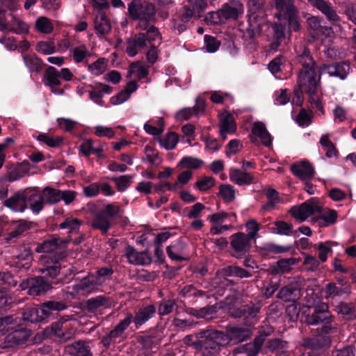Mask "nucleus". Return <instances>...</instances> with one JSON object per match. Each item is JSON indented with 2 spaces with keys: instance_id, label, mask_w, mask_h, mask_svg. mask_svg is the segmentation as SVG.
<instances>
[{
  "instance_id": "32",
  "label": "nucleus",
  "mask_w": 356,
  "mask_h": 356,
  "mask_svg": "<svg viewBox=\"0 0 356 356\" xmlns=\"http://www.w3.org/2000/svg\"><path fill=\"white\" fill-rule=\"evenodd\" d=\"M297 60L302 67L300 71H315L317 69L316 63L309 49L306 47H303V49L298 54Z\"/></svg>"
},
{
  "instance_id": "13",
  "label": "nucleus",
  "mask_w": 356,
  "mask_h": 356,
  "mask_svg": "<svg viewBox=\"0 0 356 356\" xmlns=\"http://www.w3.org/2000/svg\"><path fill=\"white\" fill-rule=\"evenodd\" d=\"M251 238L243 232H237L230 236V245L232 249V255L236 258H241L245 255L252 247Z\"/></svg>"
},
{
  "instance_id": "26",
  "label": "nucleus",
  "mask_w": 356,
  "mask_h": 356,
  "mask_svg": "<svg viewBox=\"0 0 356 356\" xmlns=\"http://www.w3.org/2000/svg\"><path fill=\"white\" fill-rule=\"evenodd\" d=\"M60 74L55 67L49 66L45 70L44 83L51 88V92L54 94L62 95L63 89H58L57 86L60 85Z\"/></svg>"
},
{
  "instance_id": "12",
  "label": "nucleus",
  "mask_w": 356,
  "mask_h": 356,
  "mask_svg": "<svg viewBox=\"0 0 356 356\" xmlns=\"http://www.w3.org/2000/svg\"><path fill=\"white\" fill-rule=\"evenodd\" d=\"M247 7L248 21L263 25L268 24L267 8L265 5V0H248Z\"/></svg>"
},
{
  "instance_id": "25",
  "label": "nucleus",
  "mask_w": 356,
  "mask_h": 356,
  "mask_svg": "<svg viewBox=\"0 0 356 356\" xmlns=\"http://www.w3.org/2000/svg\"><path fill=\"white\" fill-rule=\"evenodd\" d=\"M30 331L26 328L15 330L5 337V347H13L24 343L30 337Z\"/></svg>"
},
{
  "instance_id": "51",
  "label": "nucleus",
  "mask_w": 356,
  "mask_h": 356,
  "mask_svg": "<svg viewBox=\"0 0 356 356\" xmlns=\"http://www.w3.org/2000/svg\"><path fill=\"white\" fill-rule=\"evenodd\" d=\"M326 294L329 296H341L343 293H350V286H346V288L337 286L334 282H330L327 284L325 288Z\"/></svg>"
},
{
  "instance_id": "20",
  "label": "nucleus",
  "mask_w": 356,
  "mask_h": 356,
  "mask_svg": "<svg viewBox=\"0 0 356 356\" xmlns=\"http://www.w3.org/2000/svg\"><path fill=\"white\" fill-rule=\"evenodd\" d=\"M125 256L129 262L134 265L145 266L150 264L152 261V257L147 250L138 252L131 245L126 247Z\"/></svg>"
},
{
  "instance_id": "11",
  "label": "nucleus",
  "mask_w": 356,
  "mask_h": 356,
  "mask_svg": "<svg viewBox=\"0 0 356 356\" xmlns=\"http://www.w3.org/2000/svg\"><path fill=\"white\" fill-rule=\"evenodd\" d=\"M322 207L318 204V200L311 198L299 207H293L289 212L293 218L303 222L315 212L322 213Z\"/></svg>"
},
{
  "instance_id": "57",
  "label": "nucleus",
  "mask_w": 356,
  "mask_h": 356,
  "mask_svg": "<svg viewBox=\"0 0 356 356\" xmlns=\"http://www.w3.org/2000/svg\"><path fill=\"white\" fill-rule=\"evenodd\" d=\"M28 200L31 202L29 207L34 213H39L42 209L44 202H45L44 197L37 194L30 195Z\"/></svg>"
},
{
  "instance_id": "48",
  "label": "nucleus",
  "mask_w": 356,
  "mask_h": 356,
  "mask_svg": "<svg viewBox=\"0 0 356 356\" xmlns=\"http://www.w3.org/2000/svg\"><path fill=\"white\" fill-rule=\"evenodd\" d=\"M17 318L13 315L0 316V332L5 334L18 325Z\"/></svg>"
},
{
  "instance_id": "55",
  "label": "nucleus",
  "mask_w": 356,
  "mask_h": 356,
  "mask_svg": "<svg viewBox=\"0 0 356 356\" xmlns=\"http://www.w3.org/2000/svg\"><path fill=\"white\" fill-rule=\"evenodd\" d=\"M35 26L39 32L43 33H49L54 29L51 21L45 17H40L35 22Z\"/></svg>"
},
{
  "instance_id": "33",
  "label": "nucleus",
  "mask_w": 356,
  "mask_h": 356,
  "mask_svg": "<svg viewBox=\"0 0 356 356\" xmlns=\"http://www.w3.org/2000/svg\"><path fill=\"white\" fill-rule=\"evenodd\" d=\"M3 205L15 211L22 212L27 208L26 198L22 193L17 192L6 200Z\"/></svg>"
},
{
  "instance_id": "28",
  "label": "nucleus",
  "mask_w": 356,
  "mask_h": 356,
  "mask_svg": "<svg viewBox=\"0 0 356 356\" xmlns=\"http://www.w3.org/2000/svg\"><path fill=\"white\" fill-rule=\"evenodd\" d=\"M300 289L301 286L298 282H291L281 288L277 294V298L284 302L294 301L300 297Z\"/></svg>"
},
{
  "instance_id": "52",
  "label": "nucleus",
  "mask_w": 356,
  "mask_h": 356,
  "mask_svg": "<svg viewBox=\"0 0 356 356\" xmlns=\"http://www.w3.org/2000/svg\"><path fill=\"white\" fill-rule=\"evenodd\" d=\"M38 140L43 142L50 147H58L63 143V138L61 136L49 137L44 134H40L37 137Z\"/></svg>"
},
{
  "instance_id": "46",
  "label": "nucleus",
  "mask_w": 356,
  "mask_h": 356,
  "mask_svg": "<svg viewBox=\"0 0 356 356\" xmlns=\"http://www.w3.org/2000/svg\"><path fill=\"white\" fill-rule=\"evenodd\" d=\"M61 191L46 186L42 191L44 197V201L49 204H56L60 201Z\"/></svg>"
},
{
  "instance_id": "14",
  "label": "nucleus",
  "mask_w": 356,
  "mask_h": 356,
  "mask_svg": "<svg viewBox=\"0 0 356 356\" xmlns=\"http://www.w3.org/2000/svg\"><path fill=\"white\" fill-rule=\"evenodd\" d=\"M332 343L330 337L323 334H318L314 337L305 338L302 340V346L306 349L311 350L314 355H321Z\"/></svg>"
},
{
  "instance_id": "47",
  "label": "nucleus",
  "mask_w": 356,
  "mask_h": 356,
  "mask_svg": "<svg viewBox=\"0 0 356 356\" xmlns=\"http://www.w3.org/2000/svg\"><path fill=\"white\" fill-rule=\"evenodd\" d=\"M275 227L272 229V232L281 235H289L290 234L294 236L297 235L298 231H293V226L291 224L287 223L282 220H277L275 222Z\"/></svg>"
},
{
  "instance_id": "4",
  "label": "nucleus",
  "mask_w": 356,
  "mask_h": 356,
  "mask_svg": "<svg viewBox=\"0 0 356 356\" xmlns=\"http://www.w3.org/2000/svg\"><path fill=\"white\" fill-rule=\"evenodd\" d=\"M58 256L46 255L42 257L41 262L43 267L40 268L39 272L51 279L56 278L58 275H62L63 277L58 279L54 284H64L67 279L70 280L69 276L74 275V270L72 268H65L62 267Z\"/></svg>"
},
{
  "instance_id": "29",
  "label": "nucleus",
  "mask_w": 356,
  "mask_h": 356,
  "mask_svg": "<svg viewBox=\"0 0 356 356\" xmlns=\"http://www.w3.org/2000/svg\"><path fill=\"white\" fill-rule=\"evenodd\" d=\"M112 300L106 296L91 298L83 302V308L88 312H95L100 307L108 308L112 306Z\"/></svg>"
},
{
  "instance_id": "36",
  "label": "nucleus",
  "mask_w": 356,
  "mask_h": 356,
  "mask_svg": "<svg viewBox=\"0 0 356 356\" xmlns=\"http://www.w3.org/2000/svg\"><path fill=\"white\" fill-rule=\"evenodd\" d=\"M274 7L277 10L275 17L281 19L283 16L297 10L294 0H274Z\"/></svg>"
},
{
  "instance_id": "44",
  "label": "nucleus",
  "mask_w": 356,
  "mask_h": 356,
  "mask_svg": "<svg viewBox=\"0 0 356 356\" xmlns=\"http://www.w3.org/2000/svg\"><path fill=\"white\" fill-rule=\"evenodd\" d=\"M337 311L341 314L346 319L351 320L356 318V311L353 304H348L346 302H340L337 306Z\"/></svg>"
},
{
  "instance_id": "19",
  "label": "nucleus",
  "mask_w": 356,
  "mask_h": 356,
  "mask_svg": "<svg viewBox=\"0 0 356 356\" xmlns=\"http://www.w3.org/2000/svg\"><path fill=\"white\" fill-rule=\"evenodd\" d=\"M220 9V15L226 20H237L244 13V6L238 0H231L229 3H224Z\"/></svg>"
},
{
  "instance_id": "61",
  "label": "nucleus",
  "mask_w": 356,
  "mask_h": 356,
  "mask_svg": "<svg viewBox=\"0 0 356 356\" xmlns=\"http://www.w3.org/2000/svg\"><path fill=\"white\" fill-rule=\"evenodd\" d=\"M180 163L186 168L198 169L203 165V161L197 158L185 156L182 158Z\"/></svg>"
},
{
  "instance_id": "41",
  "label": "nucleus",
  "mask_w": 356,
  "mask_h": 356,
  "mask_svg": "<svg viewBox=\"0 0 356 356\" xmlns=\"http://www.w3.org/2000/svg\"><path fill=\"white\" fill-rule=\"evenodd\" d=\"M219 127L222 132L234 133L236 129V125L234 122V116L227 112L221 114Z\"/></svg>"
},
{
  "instance_id": "64",
  "label": "nucleus",
  "mask_w": 356,
  "mask_h": 356,
  "mask_svg": "<svg viewBox=\"0 0 356 356\" xmlns=\"http://www.w3.org/2000/svg\"><path fill=\"white\" fill-rule=\"evenodd\" d=\"M222 19L223 17L220 15V9L208 13L204 17L205 22L210 25L220 24Z\"/></svg>"
},
{
  "instance_id": "58",
  "label": "nucleus",
  "mask_w": 356,
  "mask_h": 356,
  "mask_svg": "<svg viewBox=\"0 0 356 356\" xmlns=\"http://www.w3.org/2000/svg\"><path fill=\"white\" fill-rule=\"evenodd\" d=\"M249 26L246 29L245 36L250 40L254 39L255 37L259 35L265 25L260 24L257 22L248 21Z\"/></svg>"
},
{
  "instance_id": "39",
  "label": "nucleus",
  "mask_w": 356,
  "mask_h": 356,
  "mask_svg": "<svg viewBox=\"0 0 356 356\" xmlns=\"http://www.w3.org/2000/svg\"><path fill=\"white\" fill-rule=\"evenodd\" d=\"M338 213L334 209H327L323 212L319 217L313 218L314 222H318L320 227H327L334 225L337 220Z\"/></svg>"
},
{
  "instance_id": "18",
  "label": "nucleus",
  "mask_w": 356,
  "mask_h": 356,
  "mask_svg": "<svg viewBox=\"0 0 356 356\" xmlns=\"http://www.w3.org/2000/svg\"><path fill=\"white\" fill-rule=\"evenodd\" d=\"M290 169L292 173L302 181H309L315 175L314 166L307 160L293 163Z\"/></svg>"
},
{
  "instance_id": "40",
  "label": "nucleus",
  "mask_w": 356,
  "mask_h": 356,
  "mask_svg": "<svg viewBox=\"0 0 356 356\" xmlns=\"http://www.w3.org/2000/svg\"><path fill=\"white\" fill-rule=\"evenodd\" d=\"M23 60L25 65L31 72L39 74L42 70L44 64L42 60L35 55L26 54L23 56Z\"/></svg>"
},
{
  "instance_id": "43",
  "label": "nucleus",
  "mask_w": 356,
  "mask_h": 356,
  "mask_svg": "<svg viewBox=\"0 0 356 356\" xmlns=\"http://www.w3.org/2000/svg\"><path fill=\"white\" fill-rule=\"evenodd\" d=\"M186 312L196 318H204L206 316L214 314L217 312L216 305H207L200 309H196L192 307L186 309Z\"/></svg>"
},
{
  "instance_id": "49",
  "label": "nucleus",
  "mask_w": 356,
  "mask_h": 356,
  "mask_svg": "<svg viewBox=\"0 0 356 356\" xmlns=\"http://www.w3.org/2000/svg\"><path fill=\"white\" fill-rule=\"evenodd\" d=\"M13 20L9 22L8 31L17 34L27 33L29 26L25 22L17 19L15 15H12Z\"/></svg>"
},
{
  "instance_id": "59",
  "label": "nucleus",
  "mask_w": 356,
  "mask_h": 356,
  "mask_svg": "<svg viewBox=\"0 0 356 356\" xmlns=\"http://www.w3.org/2000/svg\"><path fill=\"white\" fill-rule=\"evenodd\" d=\"M113 272L111 267H102L97 270L94 276L98 284L101 285L112 276Z\"/></svg>"
},
{
  "instance_id": "34",
  "label": "nucleus",
  "mask_w": 356,
  "mask_h": 356,
  "mask_svg": "<svg viewBox=\"0 0 356 356\" xmlns=\"http://www.w3.org/2000/svg\"><path fill=\"white\" fill-rule=\"evenodd\" d=\"M111 24L105 13H101L94 20V28L99 37H104L111 31Z\"/></svg>"
},
{
  "instance_id": "27",
  "label": "nucleus",
  "mask_w": 356,
  "mask_h": 356,
  "mask_svg": "<svg viewBox=\"0 0 356 356\" xmlns=\"http://www.w3.org/2000/svg\"><path fill=\"white\" fill-rule=\"evenodd\" d=\"M147 38L145 33L136 34L134 37L127 40L126 52L131 56H135L138 53V49H144L147 46Z\"/></svg>"
},
{
  "instance_id": "60",
  "label": "nucleus",
  "mask_w": 356,
  "mask_h": 356,
  "mask_svg": "<svg viewBox=\"0 0 356 356\" xmlns=\"http://www.w3.org/2000/svg\"><path fill=\"white\" fill-rule=\"evenodd\" d=\"M133 177L131 175H122L118 177H113L111 179L115 182L119 191H125L130 185Z\"/></svg>"
},
{
  "instance_id": "15",
  "label": "nucleus",
  "mask_w": 356,
  "mask_h": 356,
  "mask_svg": "<svg viewBox=\"0 0 356 356\" xmlns=\"http://www.w3.org/2000/svg\"><path fill=\"white\" fill-rule=\"evenodd\" d=\"M133 316L131 313L127 314L126 318L121 321L110 332L102 338L101 343L106 348H108L112 343H115L120 338L125 330L132 321Z\"/></svg>"
},
{
  "instance_id": "62",
  "label": "nucleus",
  "mask_w": 356,
  "mask_h": 356,
  "mask_svg": "<svg viewBox=\"0 0 356 356\" xmlns=\"http://www.w3.org/2000/svg\"><path fill=\"white\" fill-rule=\"evenodd\" d=\"M175 305V301L174 300H163L159 305V314L160 316H165L170 314Z\"/></svg>"
},
{
  "instance_id": "1",
  "label": "nucleus",
  "mask_w": 356,
  "mask_h": 356,
  "mask_svg": "<svg viewBox=\"0 0 356 356\" xmlns=\"http://www.w3.org/2000/svg\"><path fill=\"white\" fill-rule=\"evenodd\" d=\"M320 81L321 74L317 76L316 70L300 71L297 81L298 85L295 87L293 92L300 103L303 101V92L308 94L311 104L323 111V108L318 95L321 89Z\"/></svg>"
},
{
  "instance_id": "6",
  "label": "nucleus",
  "mask_w": 356,
  "mask_h": 356,
  "mask_svg": "<svg viewBox=\"0 0 356 356\" xmlns=\"http://www.w3.org/2000/svg\"><path fill=\"white\" fill-rule=\"evenodd\" d=\"M261 307L259 301H250L229 312V316L234 318H244L245 325L252 326L257 322Z\"/></svg>"
},
{
  "instance_id": "37",
  "label": "nucleus",
  "mask_w": 356,
  "mask_h": 356,
  "mask_svg": "<svg viewBox=\"0 0 356 356\" xmlns=\"http://www.w3.org/2000/svg\"><path fill=\"white\" fill-rule=\"evenodd\" d=\"M288 341L280 338L269 339L266 344V348L270 352L277 355H281L287 352Z\"/></svg>"
},
{
  "instance_id": "24",
  "label": "nucleus",
  "mask_w": 356,
  "mask_h": 356,
  "mask_svg": "<svg viewBox=\"0 0 356 356\" xmlns=\"http://www.w3.org/2000/svg\"><path fill=\"white\" fill-rule=\"evenodd\" d=\"M99 286L96 280L94 273H89L87 276L79 280L73 286V291L76 293H90L95 291Z\"/></svg>"
},
{
  "instance_id": "8",
  "label": "nucleus",
  "mask_w": 356,
  "mask_h": 356,
  "mask_svg": "<svg viewBox=\"0 0 356 356\" xmlns=\"http://www.w3.org/2000/svg\"><path fill=\"white\" fill-rule=\"evenodd\" d=\"M53 284L46 280L44 276H36L23 280L20 286L23 289H28L29 295L39 296L50 291Z\"/></svg>"
},
{
  "instance_id": "54",
  "label": "nucleus",
  "mask_w": 356,
  "mask_h": 356,
  "mask_svg": "<svg viewBox=\"0 0 356 356\" xmlns=\"http://www.w3.org/2000/svg\"><path fill=\"white\" fill-rule=\"evenodd\" d=\"M179 142V136L175 132L168 133L163 139L160 140L161 145L166 149H174Z\"/></svg>"
},
{
  "instance_id": "42",
  "label": "nucleus",
  "mask_w": 356,
  "mask_h": 356,
  "mask_svg": "<svg viewBox=\"0 0 356 356\" xmlns=\"http://www.w3.org/2000/svg\"><path fill=\"white\" fill-rule=\"evenodd\" d=\"M274 331L275 329L270 325L262 327L259 331V335L250 343L261 350L266 339L270 336Z\"/></svg>"
},
{
  "instance_id": "16",
  "label": "nucleus",
  "mask_w": 356,
  "mask_h": 356,
  "mask_svg": "<svg viewBox=\"0 0 356 356\" xmlns=\"http://www.w3.org/2000/svg\"><path fill=\"white\" fill-rule=\"evenodd\" d=\"M40 308L42 318L48 322L54 319L59 312L66 309L67 305L63 300H47L42 302Z\"/></svg>"
},
{
  "instance_id": "53",
  "label": "nucleus",
  "mask_w": 356,
  "mask_h": 356,
  "mask_svg": "<svg viewBox=\"0 0 356 356\" xmlns=\"http://www.w3.org/2000/svg\"><path fill=\"white\" fill-rule=\"evenodd\" d=\"M261 350L252 345L251 343H247L235 348L232 353L233 354L237 353H247L246 356H257Z\"/></svg>"
},
{
  "instance_id": "45",
  "label": "nucleus",
  "mask_w": 356,
  "mask_h": 356,
  "mask_svg": "<svg viewBox=\"0 0 356 356\" xmlns=\"http://www.w3.org/2000/svg\"><path fill=\"white\" fill-rule=\"evenodd\" d=\"M40 308H26L22 313V319L31 323L43 322L40 312Z\"/></svg>"
},
{
  "instance_id": "31",
  "label": "nucleus",
  "mask_w": 356,
  "mask_h": 356,
  "mask_svg": "<svg viewBox=\"0 0 356 356\" xmlns=\"http://www.w3.org/2000/svg\"><path fill=\"white\" fill-rule=\"evenodd\" d=\"M229 177L232 181L237 185H249L255 183V178L250 172L244 170L232 169L230 170Z\"/></svg>"
},
{
  "instance_id": "2",
  "label": "nucleus",
  "mask_w": 356,
  "mask_h": 356,
  "mask_svg": "<svg viewBox=\"0 0 356 356\" xmlns=\"http://www.w3.org/2000/svg\"><path fill=\"white\" fill-rule=\"evenodd\" d=\"M200 338V350L204 356H213L218 353L221 346L227 343L224 332L215 330H202L196 333Z\"/></svg>"
},
{
  "instance_id": "22",
  "label": "nucleus",
  "mask_w": 356,
  "mask_h": 356,
  "mask_svg": "<svg viewBox=\"0 0 356 356\" xmlns=\"http://www.w3.org/2000/svg\"><path fill=\"white\" fill-rule=\"evenodd\" d=\"M350 70V65L345 62H337L331 65L321 67L320 72L327 73L330 76L338 77L341 80L346 78Z\"/></svg>"
},
{
  "instance_id": "17",
  "label": "nucleus",
  "mask_w": 356,
  "mask_h": 356,
  "mask_svg": "<svg viewBox=\"0 0 356 356\" xmlns=\"http://www.w3.org/2000/svg\"><path fill=\"white\" fill-rule=\"evenodd\" d=\"M323 19L317 16H311L307 19V29L312 38L321 36L328 37L332 32V27L324 24Z\"/></svg>"
},
{
  "instance_id": "35",
  "label": "nucleus",
  "mask_w": 356,
  "mask_h": 356,
  "mask_svg": "<svg viewBox=\"0 0 356 356\" xmlns=\"http://www.w3.org/2000/svg\"><path fill=\"white\" fill-rule=\"evenodd\" d=\"M156 314V307L153 305H149L144 307H141L136 314L132 321L134 322L136 327L143 325L149 318H151Z\"/></svg>"
},
{
  "instance_id": "9",
  "label": "nucleus",
  "mask_w": 356,
  "mask_h": 356,
  "mask_svg": "<svg viewBox=\"0 0 356 356\" xmlns=\"http://www.w3.org/2000/svg\"><path fill=\"white\" fill-rule=\"evenodd\" d=\"M188 4L184 5L180 14L182 22H188L193 17L200 19L208 7L207 0H186Z\"/></svg>"
},
{
  "instance_id": "7",
  "label": "nucleus",
  "mask_w": 356,
  "mask_h": 356,
  "mask_svg": "<svg viewBox=\"0 0 356 356\" xmlns=\"http://www.w3.org/2000/svg\"><path fill=\"white\" fill-rule=\"evenodd\" d=\"M69 241L54 236L51 239L44 241L38 244L35 251L37 252L50 253L49 255L58 256L59 259H64L67 256L66 248Z\"/></svg>"
},
{
  "instance_id": "21",
  "label": "nucleus",
  "mask_w": 356,
  "mask_h": 356,
  "mask_svg": "<svg viewBox=\"0 0 356 356\" xmlns=\"http://www.w3.org/2000/svg\"><path fill=\"white\" fill-rule=\"evenodd\" d=\"M63 356H92L88 342L79 340L65 346Z\"/></svg>"
},
{
  "instance_id": "63",
  "label": "nucleus",
  "mask_w": 356,
  "mask_h": 356,
  "mask_svg": "<svg viewBox=\"0 0 356 356\" xmlns=\"http://www.w3.org/2000/svg\"><path fill=\"white\" fill-rule=\"evenodd\" d=\"M272 39L282 40L286 38V24L282 23H274L272 25Z\"/></svg>"
},
{
  "instance_id": "38",
  "label": "nucleus",
  "mask_w": 356,
  "mask_h": 356,
  "mask_svg": "<svg viewBox=\"0 0 356 356\" xmlns=\"http://www.w3.org/2000/svg\"><path fill=\"white\" fill-rule=\"evenodd\" d=\"M185 244L181 240H179L175 244L168 246L166 252L172 260L177 261H186L188 258L182 256Z\"/></svg>"
},
{
  "instance_id": "10",
  "label": "nucleus",
  "mask_w": 356,
  "mask_h": 356,
  "mask_svg": "<svg viewBox=\"0 0 356 356\" xmlns=\"http://www.w3.org/2000/svg\"><path fill=\"white\" fill-rule=\"evenodd\" d=\"M327 304L321 302L316 305L313 312L309 313L305 318V323L307 325H318L320 323H332L334 321V316L329 312Z\"/></svg>"
},
{
  "instance_id": "56",
  "label": "nucleus",
  "mask_w": 356,
  "mask_h": 356,
  "mask_svg": "<svg viewBox=\"0 0 356 356\" xmlns=\"http://www.w3.org/2000/svg\"><path fill=\"white\" fill-rule=\"evenodd\" d=\"M219 194L226 202H232L235 198V190L232 186L229 184H221Z\"/></svg>"
},
{
  "instance_id": "50",
  "label": "nucleus",
  "mask_w": 356,
  "mask_h": 356,
  "mask_svg": "<svg viewBox=\"0 0 356 356\" xmlns=\"http://www.w3.org/2000/svg\"><path fill=\"white\" fill-rule=\"evenodd\" d=\"M70 319L69 316H61L57 321L51 324V330L54 334L63 341H67L69 337H65V334L62 332L63 324Z\"/></svg>"
},
{
  "instance_id": "5",
  "label": "nucleus",
  "mask_w": 356,
  "mask_h": 356,
  "mask_svg": "<svg viewBox=\"0 0 356 356\" xmlns=\"http://www.w3.org/2000/svg\"><path fill=\"white\" fill-rule=\"evenodd\" d=\"M120 208L113 204H106L102 209L95 213L90 226L105 234L111 227V220L119 215Z\"/></svg>"
},
{
  "instance_id": "3",
  "label": "nucleus",
  "mask_w": 356,
  "mask_h": 356,
  "mask_svg": "<svg viewBox=\"0 0 356 356\" xmlns=\"http://www.w3.org/2000/svg\"><path fill=\"white\" fill-rule=\"evenodd\" d=\"M128 12L131 19L139 20L138 28L145 30L148 23L155 21L156 8L149 1L141 0H132L128 6Z\"/></svg>"
},
{
  "instance_id": "23",
  "label": "nucleus",
  "mask_w": 356,
  "mask_h": 356,
  "mask_svg": "<svg viewBox=\"0 0 356 356\" xmlns=\"http://www.w3.org/2000/svg\"><path fill=\"white\" fill-rule=\"evenodd\" d=\"M308 2L314 7L323 13L326 19L335 24L339 21V17L336 10L334 9L330 3L326 0H307Z\"/></svg>"
},
{
  "instance_id": "30",
  "label": "nucleus",
  "mask_w": 356,
  "mask_h": 356,
  "mask_svg": "<svg viewBox=\"0 0 356 356\" xmlns=\"http://www.w3.org/2000/svg\"><path fill=\"white\" fill-rule=\"evenodd\" d=\"M225 335L227 338V343L237 344L249 339L252 332L247 328L232 327L227 330Z\"/></svg>"
}]
</instances>
